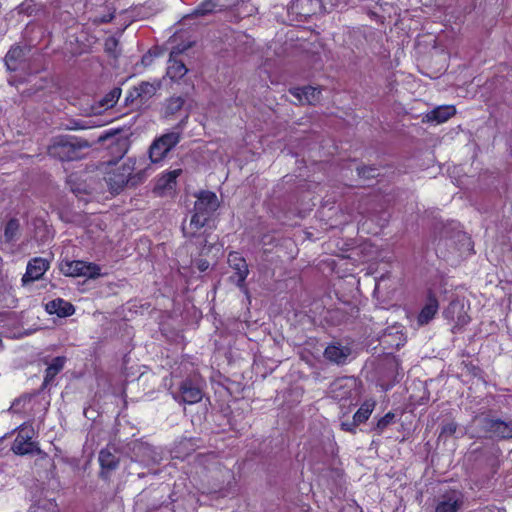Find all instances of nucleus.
Listing matches in <instances>:
<instances>
[{
    "mask_svg": "<svg viewBox=\"0 0 512 512\" xmlns=\"http://www.w3.org/2000/svg\"><path fill=\"white\" fill-rule=\"evenodd\" d=\"M291 94L297 98L301 104H316L320 101L321 91L318 88L306 86L292 89Z\"/></svg>",
    "mask_w": 512,
    "mask_h": 512,
    "instance_id": "13",
    "label": "nucleus"
},
{
    "mask_svg": "<svg viewBox=\"0 0 512 512\" xmlns=\"http://www.w3.org/2000/svg\"><path fill=\"white\" fill-rule=\"evenodd\" d=\"M395 415L391 412H388L382 418H380L376 424L375 429L379 434H381L390 424L393 423Z\"/></svg>",
    "mask_w": 512,
    "mask_h": 512,
    "instance_id": "30",
    "label": "nucleus"
},
{
    "mask_svg": "<svg viewBox=\"0 0 512 512\" xmlns=\"http://www.w3.org/2000/svg\"><path fill=\"white\" fill-rule=\"evenodd\" d=\"M309 0H295L291 2L289 6V12L291 14H295L297 16L303 17L308 16L309 11L304 10V4L308 3Z\"/></svg>",
    "mask_w": 512,
    "mask_h": 512,
    "instance_id": "29",
    "label": "nucleus"
},
{
    "mask_svg": "<svg viewBox=\"0 0 512 512\" xmlns=\"http://www.w3.org/2000/svg\"><path fill=\"white\" fill-rule=\"evenodd\" d=\"M456 424L451 422V423H448L446 424L445 426H443L442 428V434H448V435H452L456 432Z\"/></svg>",
    "mask_w": 512,
    "mask_h": 512,
    "instance_id": "33",
    "label": "nucleus"
},
{
    "mask_svg": "<svg viewBox=\"0 0 512 512\" xmlns=\"http://www.w3.org/2000/svg\"><path fill=\"white\" fill-rule=\"evenodd\" d=\"M134 91L137 97L145 99L151 97L156 92V87L153 84L143 82Z\"/></svg>",
    "mask_w": 512,
    "mask_h": 512,
    "instance_id": "27",
    "label": "nucleus"
},
{
    "mask_svg": "<svg viewBox=\"0 0 512 512\" xmlns=\"http://www.w3.org/2000/svg\"><path fill=\"white\" fill-rule=\"evenodd\" d=\"M65 358L64 357H56L52 360L51 364L46 369L45 382L52 379L56 374H58L64 367Z\"/></svg>",
    "mask_w": 512,
    "mask_h": 512,
    "instance_id": "26",
    "label": "nucleus"
},
{
    "mask_svg": "<svg viewBox=\"0 0 512 512\" xmlns=\"http://www.w3.org/2000/svg\"><path fill=\"white\" fill-rule=\"evenodd\" d=\"M463 505V495L459 491H450L441 495L435 503V512H458Z\"/></svg>",
    "mask_w": 512,
    "mask_h": 512,
    "instance_id": "6",
    "label": "nucleus"
},
{
    "mask_svg": "<svg viewBox=\"0 0 512 512\" xmlns=\"http://www.w3.org/2000/svg\"><path fill=\"white\" fill-rule=\"evenodd\" d=\"M119 95H120V93H116V92H114V93L112 94V98H114V97H119Z\"/></svg>",
    "mask_w": 512,
    "mask_h": 512,
    "instance_id": "37",
    "label": "nucleus"
},
{
    "mask_svg": "<svg viewBox=\"0 0 512 512\" xmlns=\"http://www.w3.org/2000/svg\"><path fill=\"white\" fill-rule=\"evenodd\" d=\"M208 266H209L208 262H206V261H202V262H200V264H199V269H200L201 271H205V270L208 268Z\"/></svg>",
    "mask_w": 512,
    "mask_h": 512,
    "instance_id": "35",
    "label": "nucleus"
},
{
    "mask_svg": "<svg viewBox=\"0 0 512 512\" xmlns=\"http://www.w3.org/2000/svg\"><path fill=\"white\" fill-rule=\"evenodd\" d=\"M181 173V169H175L163 174L157 181L156 189L161 192L172 189Z\"/></svg>",
    "mask_w": 512,
    "mask_h": 512,
    "instance_id": "21",
    "label": "nucleus"
},
{
    "mask_svg": "<svg viewBox=\"0 0 512 512\" xmlns=\"http://www.w3.org/2000/svg\"><path fill=\"white\" fill-rule=\"evenodd\" d=\"M180 141V134L172 131L163 134L155 139L149 149V158L151 162L158 163L171 151Z\"/></svg>",
    "mask_w": 512,
    "mask_h": 512,
    "instance_id": "4",
    "label": "nucleus"
},
{
    "mask_svg": "<svg viewBox=\"0 0 512 512\" xmlns=\"http://www.w3.org/2000/svg\"><path fill=\"white\" fill-rule=\"evenodd\" d=\"M187 68L183 64V62L178 61L172 57H170L168 61L167 74L171 79H179L183 77L187 73Z\"/></svg>",
    "mask_w": 512,
    "mask_h": 512,
    "instance_id": "23",
    "label": "nucleus"
},
{
    "mask_svg": "<svg viewBox=\"0 0 512 512\" xmlns=\"http://www.w3.org/2000/svg\"><path fill=\"white\" fill-rule=\"evenodd\" d=\"M49 268V262L36 257L28 262L26 273L22 277L23 284L39 280Z\"/></svg>",
    "mask_w": 512,
    "mask_h": 512,
    "instance_id": "10",
    "label": "nucleus"
},
{
    "mask_svg": "<svg viewBox=\"0 0 512 512\" xmlns=\"http://www.w3.org/2000/svg\"><path fill=\"white\" fill-rule=\"evenodd\" d=\"M356 381L353 378H341L334 381L331 385V394L335 400H344L352 395Z\"/></svg>",
    "mask_w": 512,
    "mask_h": 512,
    "instance_id": "11",
    "label": "nucleus"
},
{
    "mask_svg": "<svg viewBox=\"0 0 512 512\" xmlns=\"http://www.w3.org/2000/svg\"><path fill=\"white\" fill-rule=\"evenodd\" d=\"M183 104H184V100L181 97H172L167 103L166 113L167 114L176 113L179 109H181Z\"/></svg>",
    "mask_w": 512,
    "mask_h": 512,
    "instance_id": "31",
    "label": "nucleus"
},
{
    "mask_svg": "<svg viewBox=\"0 0 512 512\" xmlns=\"http://www.w3.org/2000/svg\"><path fill=\"white\" fill-rule=\"evenodd\" d=\"M35 432L31 427H21L12 444V451L17 455L39 452L37 443L33 441Z\"/></svg>",
    "mask_w": 512,
    "mask_h": 512,
    "instance_id": "5",
    "label": "nucleus"
},
{
    "mask_svg": "<svg viewBox=\"0 0 512 512\" xmlns=\"http://www.w3.org/2000/svg\"><path fill=\"white\" fill-rule=\"evenodd\" d=\"M29 512H58V506L53 498L43 496V492L35 493Z\"/></svg>",
    "mask_w": 512,
    "mask_h": 512,
    "instance_id": "12",
    "label": "nucleus"
},
{
    "mask_svg": "<svg viewBox=\"0 0 512 512\" xmlns=\"http://www.w3.org/2000/svg\"><path fill=\"white\" fill-rule=\"evenodd\" d=\"M255 11H256V8L253 5H247L245 7V10L243 11V15L244 16L251 15Z\"/></svg>",
    "mask_w": 512,
    "mask_h": 512,
    "instance_id": "34",
    "label": "nucleus"
},
{
    "mask_svg": "<svg viewBox=\"0 0 512 512\" xmlns=\"http://www.w3.org/2000/svg\"><path fill=\"white\" fill-rule=\"evenodd\" d=\"M60 270L65 276L85 277L95 279L102 275L101 267L95 263L82 260H65L60 264Z\"/></svg>",
    "mask_w": 512,
    "mask_h": 512,
    "instance_id": "3",
    "label": "nucleus"
},
{
    "mask_svg": "<svg viewBox=\"0 0 512 512\" xmlns=\"http://www.w3.org/2000/svg\"><path fill=\"white\" fill-rule=\"evenodd\" d=\"M207 220V216L201 214L198 211H195L189 223H183L182 225V231L184 235L186 237H194L196 235V232L205 225Z\"/></svg>",
    "mask_w": 512,
    "mask_h": 512,
    "instance_id": "17",
    "label": "nucleus"
},
{
    "mask_svg": "<svg viewBox=\"0 0 512 512\" xmlns=\"http://www.w3.org/2000/svg\"><path fill=\"white\" fill-rule=\"evenodd\" d=\"M229 266L235 271V275L231 279L240 288L244 287V282L249 274L246 260L238 252H231L228 255Z\"/></svg>",
    "mask_w": 512,
    "mask_h": 512,
    "instance_id": "7",
    "label": "nucleus"
},
{
    "mask_svg": "<svg viewBox=\"0 0 512 512\" xmlns=\"http://www.w3.org/2000/svg\"><path fill=\"white\" fill-rule=\"evenodd\" d=\"M202 397L203 394L201 389L189 380L183 381L180 385L179 393L173 394V398L176 401L186 404H195L201 401Z\"/></svg>",
    "mask_w": 512,
    "mask_h": 512,
    "instance_id": "8",
    "label": "nucleus"
},
{
    "mask_svg": "<svg viewBox=\"0 0 512 512\" xmlns=\"http://www.w3.org/2000/svg\"><path fill=\"white\" fill-rule=\"evenodd\" d=\"M375 408V402L373 400L365 401L361 407L354 414V420L359 424L364 423L368 420Z\"/></svg>",
    "mask_w": 512,
    "mask_h": 512,
    "instance_id": "24",
    "label": "nucleus"
},
{
    "mask_svg": "<svg viewBox=\"0 0 512 512\" xmlns=\"http://www.w3.org/2000/svg\"><path fill=\"white\" fill-rule=\"evenodd\" d=\"M46 310L50 314H56L59 317H67L74 314V306L63 299H55L46 304Z\"/></svg>",
    "mask_w": 512,
    "mask_h": 512,
    "instance_id": "15",
    "label": "nucleus"
},
{
    "mask_svg": "<svg viewBox=\"0 0 512 512\" xmlns=\"http://www.w3.org/2000/svg\"><path fill=\"white\" fill-rule=\"evenodd\" d=\"M350 352V348L346 346L333 344L325 349L324 355L328 360L335 362L337 364H342L346 361V359L350 355Z\"/></svg>",
    "mask_w": 512,
    "mask_h": 512,
    "instance_id": "18",
    "label": "nucleus"
},
{
    "mask_svg": "<svg viewBox=\"0 0 512 512\" xmlns=\"http://www.w3.org/2000/svg\"><path fill=\"white\" fill-rule=\"evenodd\" d=\"M19 230V223L16 219H11L5 226L4 237L6 241H12Z\"/></svg>",
    "mask_w": 512,
    "mask_h": 512,
    "instance_id": "28",
    "label": "nucleus"
},
{
    "mask_svg": "<svg viewBox=\"0 0 512 512\" xmlns=\"http://www.w3.org/2000/svg\"><path fill=\"white\" fill-rule=\"evenodd\" d=\"M456 109L453 105H442L428 112L424 120L426 122H434L436 124L444 123L455 115Z\"/></svg>",
    "mask_w": 512,
    "mask_h": 512,
    "instance_id": "14",
    "label": "nucleus"
},
{
    "mask_svg": "<svg viewBox=\"0 0 512 512\" xmlns=\"http://www.w3.org/2000/svg\"><path fill=\"white\" fill-rule=\"evenodd\" d=\"M437 311L438 302L435 298L430 297L418 315V324L425 325L429 323L434 318Z\"/></svg>",
    "mask_w": 512,
    "mask_h": 512,
    "instance_id": "20",
    "label": "nucleus"
},
{
    "mask_svg": "<svg viewBox=\"0 0 512 512\" xmlns=\"http://www.w3.org/2000/svg\"><path fill=\"white\" fill-rule=\"evenodd\" d=\"M25 56V51L20 46H13L8 51L5 57V64L8 70L15 71L20 67V64Z\"/></svg>",
    "mask_w": 512,
    "mask_h": 512,
    "instance_id": "19",
    "label": "nucleus"
},
{
    "mask_svg": "<svg viewBox=\"0 0 512 512\" xmlns=\"http://www.w3.org/2000/svg\"><path fill=\"white\" fill-rule=\"evenodd\" d=\"M490 432L500 438H509L512 437V424L500 421L493 420L490 422L489 426Z\"/></svg>",
    "mask_w": 512,
    "mask_h": 512,
    "instance_id": "22",
    "label": "nucleus"
},
{
    "mask_svg": "<svg viewBox=\"0 0 512 512\" xmlns=\"http://www.w3.org/2000/svg\"><path fill=\"white\" fill-rule=\"evenodd\" d=\"M219 207V201L215 193L210 191L200 192L194 205L195 211L209 217Z\"/></svg>",
    "mask_w": 512,
    "mask_h": 512,
    "instance_id": "9",
    "label": "nucleus"
},
{
    "mask_svg": "<svg viewBox=\"0 0 512 512\" xmlns=\"http://www.w3.org/2000/svg\"><path fill=\"white\" fill-rule=\"evenodd\" d=\"M359 425L358 422H356L354 419L351 421V422H342L341 423V428L344 430V431H348V432H354L355 431V427Z\"/></svg>",
    "mask_w": 512,
    "mask_h": 512,
    "instance_id": "32",
    "label": "nucleus"
},
{
    "mask_svg": "<svg viewBox=\"0 0 512 512\" xmlns=\"http://www.w3.org/2000/svg\"><path fill=\"white\" fill-rule=\"evenodd\" d=\"M99 462L103 469L113 470L118 465L117 457L108 449H102L99 453Z\"/></svg>",
    "mask_w": 512,
    "mask_h": 512,
    "instance_id": "25",
    "label": "nucleus"
},
{
    "mask_svg": "<svg viewBox=\"0 0 512 512\" xmlns=\"http://www.w3.org/2000/svg\"><path fill=\"white\" fill-rule=\"evenodd\" d=\"M87 147H89L87 141L79 140L74 136H58L55 137L48 146V154L62 161H69L79 158L81 156V150Z\"/></svg>",
    "mask_w": 512,
    "mask_h": 512,
    "instance_id": "2",
    "label": "nucleus"
},
{
    "mask_svg": "<svg viewBox=\"0 0 512 512\" xmlns=\"http://www.w3.org/2000/svg\"><path fill=\"white\" fill-rule=\"evenodd\" d=\"M136 160L128 158L107 172L105 180L112 193H119L126 185L134 186L142 181L143 171L134 172Z\"/></svg>",
    "mask_w": 512,
    "mask_h": 512,
    "instance_id": "1",
    "label": "nucleus"
},
{
    "mask_svg": "<svg viewBox=\"0 0 512 512\" xmlns=\"http://www.w3.org/2000/svg\"><path fill=\"white\" fill-rule=\"evenodd\" d=\"M447 318H451L455 322V326L462 327L469 323L470 317L464 311L463 305L459 303H451L445 311Z\"/></svg>",
    "mask_w": 512,
    "mask_h": 512,
    "instance_id": "16",
    "label": "nucleus"
},
{
    "mask_svg": "<svg viewBox=\"0 0 512 512\" xmlns=\"http://www.w3.org/2000/svg\"><path fill=\"white\" fill-rule=\"evenodd\" d=\"M112 46H116V41H115V40H113V39L108 40V41L106 42V48L110 50V49L112 48Z\"/></svg>",
    "mask_w": 512,
    "mask_h": 512,
    "instance_id": "36",
    "label": "nucleus"
}]
</instances>
